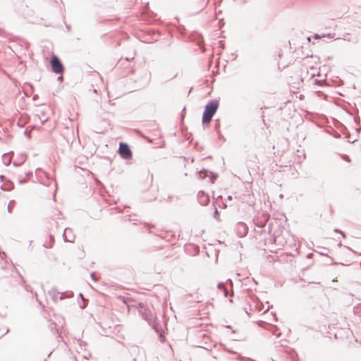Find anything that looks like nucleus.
<instances>
[{"label": "nucleus", "instance_id": "obj_1", "mask_svg": "<svg viewBox=\"0 0 361 361\" xmlns=\"http://www.w3.org/2000/svg\"><path fill=\"white\" fill-rule=\"evenodd\" d=\"M219 106V103L216 101L209 102L205 106V110L202 116V123H209L213 116L216 113Z\"/></svg>", "mask_w": 361, "mask_h": 361}, {"label": "nucleus", "instance_id": "obj_2", "mask_svg": "<svg viewBox=\"0 0 361 361\" xmlns=\"http://www.w3.org/2000/svg\"><path fill=\"white\" fill-rule=\"evenodd\" d=\"M52 71L57 74H62L63 72V66L57 56H53L51 60Z\"/></svg>", "mask_w": 361, "mask_h": 361}, {"label": "nucleus", "instance_id": "obj_5", "mask_svg": "<svg viewBox=\"0 0 361 361\" xmlns=\"http://www.w3.org/2000/svg\"><path fill=\"white\" fill-rule=\"evenodd\" d=\"M314 37H315L316 39L319 38V37L317 35H316L314 36Z\"/></svg>", "mask_w": 361, "mask_h": 361}, {"label": "nucleus", "instance_id": "obj_4", "mask_svg": "<svg viewBox=\"0 0 361 361\" xmlns=\"http://www.w3.org/2000/svg\"><path fill=\"white\" fill-rule=\"evenodd\" d=\"M343 159H345V160L348 161L349 162L350 161V158L348 159V157H346V156H345V157H343Z\"/></svg>", "mask_w": 361, "mask_h": 361}, {"label": "nucleus", "instance_id": "obj_3", "mask_svg": "<svg viewBox=\"0 0 361 361\" xmlns=\"http://www.w3.org/2000/svg\"><path fill=\"white\" fill-rule=\"evenodd\" d=\"M120 155L126 159H130L132 158V152L129 146L123 142H121L119 145L118 149Z\"/></svg>", "mask_w": 361, "mask_h": 361}, {"label": "nucleus", "instance_id": "obj_6", "mask_svg": "<svg viewBox=\"0 0 361 361\" xmlns=\"http://www.w3.org/2000/svg\"><path fill=\"white\" fill-rule=\"evenodd\" d=\"M133 361H137V360L135 358L133 359Z\"/></svg>", "mask_w": 361, "mask_h": 361}]
</instances>
